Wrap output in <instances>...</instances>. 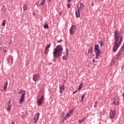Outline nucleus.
Masks as SVG:
<instances>
[{"label": "nucleus", "instance_id": "1", "mask_svg": "<svg viewBox=\"0 0 124 124\" xmlns=\"http://www.w3.org/2000/svg\"><path fill=\"white\" fill-rule=\"evenodd\" d=\"M114 33V39L115 41L113 47H120V46L122 45V42H123V36H121L120 39L118 41L119 38H120V36H119L118 35V31H116Z\"/></svg>", "mask_w": 124, "mask_h": 124}, {"label": "nucleus", "instance_id": "2", "mask_svg": "<svg viewBox=\"0 0 124 124\" xmlns=\"http://www.w3.org/2000/svg\"><path fill=\"white\" fill-rule=\"evenodd\" d=\"M63 48L62 47H56L53 50V55L54 58H56L58 59L59 57L62 56V51Z\"/></svg>", "mask_w": 124, "mask_h": 124}, {"label": "nucleus", "instance_id": "3", "mask_svg": "<svg viewBox=\"0 0 124 124\" xmlns=\"http://www.w3.org/2000/svg\"><path fill=\"white\" fill-rule=\"evenodd\" d=\"M109 115L110 120H114L115 119V116H116V110H110Z\"/></svg>", "mask_w": 124, "mask_h": 124}, {"label": "nucleus", "instance_id": "4", "mask_svg": "<svg viewBox=\"0 0 124 124\" xmlns=\"http://www.w3.org/2000/svg\"><path fill=\"white\" fill-rule=\"evenodd\" d=\"M94 52L95 53V59H97L98 58V55L101 53V51L99 50V47H94Z\"/></svg>", "mask_w": 124, "mask_h": 124}, {"label": "nucleus", "instance_id": "5", "mask_svg": "<svg viewBox=\"0 0 124 124\" xmlns=\"http://www.w3.org/2000/svg\"><path fill=\"white\" fill-rule=\"evenodd\" d=\"M76 31V26L75 25H73L70 29V34L71 35H73Z\"/></svg>", "mask_w": 124, "mask_h": 124}, {"label": "nucleus", "instance_id": "6", "mask_svg": "<svg viewBox=\"0 0 124 124\" xmlns=\"http://www.w3.org/2000/svg\"><path fill=\"white\" fill-rule=\"evenodd\" d=\"M39 78H40V75L38 73L35 74L33 75V81H34V82H37V81H38V80H39Z\"/></svg>", "mask_w": 124, "mask_h": 124}, {"label": "nucleus", "instance_id": "7", "mask_svg": "<svg viewBox=\"0 0 124 124\" xmlns=\"http://www.w3.org/2000/svg\"><path fill=\"white\" fill-rule=\"evenodd\" d=\"M39 116H40V113H39V112H37L34 115V117L33 118L34 124H35L38 122V120L39 119Z\"/></svg>", "mask_w": 124, "mask_h": 124}, {"label": "nucleus", "instance_id": "8", "mask_svg": "<svg viewBox=\"0 0 124 124\" xmlns=\"http://www.w3.org/2000/svg\"><path fill=\"white\" fill-rule=\"evenodd\" d=\"M44 100V95H42L41 98L37 101V104L38 106H40L43 103Z\"/></svg>", "mask_w": 124, "mask_h": 124}, {"label": "nucleus", "instance_id": "9", "mask_svg": "<svg viewBox=\"0 0 124 124\" xmlns=\"http://www.w3.org/2000/svg\"><path fill=\"white\" fill-rule=\"evenodd\" d=\"M25 95H26V93L25 92H24L22 94H21V96L20 98L19 99V103L20 104H22V103L23 102L24 100H25Z\"/></svg>", "mask_w": 124, "mask_h": 124}, {"label": "nucleus", "instance_id": "10", "mask_svg": "<svg viewBox=\"0 0 124 124\" xmlns=\"http://www.w3.org/2000/svg\"><path fill=\"white\" fill-rule=\"evenodd\" d=\"M75 108H73L71 110L69 111V112L68 113H67L66 115V117H64V120H66V117L68 118L70 116H71V114H72V113H73V112L74 111V109Z\"/></svg>", "mask_w": 124, "mask_h": 124}, {"label": "nucleus", "instance_id": "11", "mask_svg": "<svg viewBox=\"0 0 124 124\" xmlns=\"http://www.w3.org/2000/svg\"><path fill=\"white\" fill-rule=\"evenodd\" d=\"M7 109L8 111H10L11 110V108H12V104H11V101H9L7 103Z\"/></svg>", "mask_w": 124, "mask_h": 124}, {"label": "nucleus", "instance_id": "12", "mask_svg": "<svg viewBox=\"0 0 124 124\" xmlns=\"http://www.w3.org/2000/svg\"><path fill=\"white\" fill-rule=\"evenodd\" d=\"M84 4L83 3L81 2L80 3L79 5L78 6V10H83L84 9Z\"/></svg>", "mask_w": 124, "mask_h": 124}, {"label": "nucleus", "instance_id": "13", "mask_svg": "<svg viewBox=\"0 0 124 124\" xmlns=\"http://www.w3.org/2000/svg\"><path fill=\"white\" fill-rule=\"evenodd\" d=\"M122 50H120L118 52V53L116 54V59L117 60H118V59H120L121 55H122Z\"/></svg>", "mask_w": 124, "mask_h": 124}, {"label": "nucleus", "instance_id": "14", "mask_svg": "<svg viewBox=\"0 0 124 124\" xmlns=\"http://www.w3.org/2000/svg\"><path fill=\"white\" fill-rule=\"evenodd\" d=\"M113 104H114L116 106H118L119 104H120V102L119 101V99H116V100H114Z\"/></svg>", "mask_w": 124, "mask_h": 124}, {"label": "nucleus", "instance_id": "15", "mask_svg": "<svg viewBox=\"0 0 124 124\" xmlns=\"http://www.w3.org/2000/svg\"><path fill=\"white\" fill-rule=\"evenodd\" d=\"M43 5L44 4L41 0H40L37 3H36L37 6H42V5Z\"/></svg>", "mask_w": 124, "mask_h": 124}, {"label": "nucleus", "instance_id": "16", "mask_svg": "<svg viewBox=\"0 0 124 124\" xmlns=\"http://www.w3.org/2000/svg\"><path fill=\"white\" fill-rule=\"evenodd\" d=\"M7 86H8V81H6L5 84H4V87H3V91L6 90V89H7Z\"/></svg>", "mask_w": 124, "mask_h": 124}, {"label": "nucleus", "instance_id": "17", "mask_svg": "<svg viewBox=\"0 0 124 124\" xmlns=\"http://www.w3.org/2000/svg\"><path fill=\"white\" fill-rule=\"evenodd\" d=\"M76 17H80V10H78L76 11Z\"/></svg>", "mask_w": 124, "mask_h": 124}, {"label": "nucleus", "instance_id": "18", "mask_svg": "<svg viewBox=\"0 0 124 124\" xmlns=\"http://www.w3.org/2000/svg\"><path fill=\"white\" fill-rule=\"evenodd\" d=\"M49 48H50V47H46L45 51V54H46V55H47V54H48V53H49Z\"/></svg>", "mask_w": 124, "mask_h": 124}, {"label": "nucleus", "instance_id": "19", "mask_svg": "<svg viewBox=\"0 0 124 124\" xmlns=\"http://www.w3.org/2000/svg\"><path fill=\"white\" fill-rule=\"evenodd\" d=\"M104 40H101L100 42H99V44H100L101 46H103L104 43L103 42Z\"/></svg>", "mask_w": 124, "mask_h": 124}, {"label": "nucleus", "instance_id": "20", "mask_svg": "<svg viewBox=\"0 0 124 124\" xmlns=\"http://www.w3.org/2000/svg\"><path fill=\"white\" fill-rule=\"evenodd\" d=\"M65 53H66L65 57H68V56H69V53L68 49L66 48Z\"/></svg>", "mask_w": 124, "mask_h": 124}, {"label": "nucleus", "instance_id": "21", "mask_svg": "<svg viewBox=\"0 0 124 124\" xmlns=\"http://www.w3.org/2000/svg\"><path fill=\"white\" fill-rule=\"evenodd\" d=\"M63 91H64V88L60 87V93H63Z\"/></svg>", "mask_w": 124, "mask_h": 124}, {"label": "nucleus", "instance_id": "22", "mask_svg": "<svg viewBox=\"0 0 124 124\" xmlns=\"http://www.w3.org/2000/svg\"><path fill=\"white\" fill-rule=\"evenodd\" d=\"M93 53V47H90L88 49V54H92Z\"/></svg>", "mask_w": 124, "mask_h": 124}, {"label": "nucleus", "instance_id": "23", "mask_svg": "<svg viewBox=\"0 0 124 124\" xmlns=\"http://www.w3.org/2000/svg\"><path fill=\"white\" fill-rule=\"evenodd\" d=\"M82 87H83V83H80L78 88V91H80V90L82 89Z\"/></svg>", "mask_w": 124, "mask_h": 124}, {"label": "nucleus", "instance_id": "24", "mask_svg": "<svg viewBox=\"0 0 124 124\" xmlns=\"http://www.w3.org/2000/svg\"><path fill=\"white\" fill-rule=\"evenodd\" d=\"M44 29H49V26L47 23H45L44 25Z\"/></svg>", "mask_w": 124, "mask_h": 124}, {"label": "nucleus", "instance_id": "25", "mask_svg": "<svg viewBox=\"0 0 124 124\" xmlns=\"http://www.w3.org/2000/svg\"><path fill=\"white\" fill-rule=\"evenodd\" d=\"M67 58H68V56H65V55L62 57V60L63 61H67Z\"/></svg>", "mask_w": 124, "mask_h": 124}, {"label": "nucleus", "instance_id": "26", "mask_svg": "<svg viewBox=\"0 0 124 124\" xmlns=\"http://www.w3.org/2000/svg\"><path fill=\"white\" fill-rule=\"evenodd\" d=\"M85 119H86V117H84L82 120L81 119H79L78 120V123H80V124L83 123V122L85 121Z\"/></svg>", "mask_w": 124, "mask_h": 124}, {"label": "nucleus", "instance_id": "27", "mask_svg": "<svg viewBox=\"0 0 124 124\" xmlns=\"http://www.w3.org/2000/svg\"><path fill=\"white\" fill-rule=\"evenodd\" d=\"M118 48H119V47H113V52H116V51H117V50H118Z\"/></svg>", "mask_w": 124, "mask_h": 124}, {"label": "nucleus", "instance_id": "28", "mask_svg": "<svg viewBox=\"0 0 124 124\" xmlns=\"http://www.w3.org/2000/svg\"><path fill=\"white\" fill-rule=\"evenodd\" d=\"M114 62H115V61L114 60H111L110 65V66L113 65V64H114Z\"/></svg>", "mask_w": 124, "mask_h": 124}, {"label": "nucleus", "instance_id": "29", "mask_svg": "<svg viewBox=\"0 0 124 124\" xmlns=\"http://www.w3.org/2000/svg\"><path fill=\"white\" fill-rule=\"evenodd\" d=\"M27 9H28V7L27 6V5H24L23 6V10L26 11V10H27Z\"/></svg>", "mask_w": 124, "mask_h": 124}, {"label": "nucleus", "instance_id": "30", "mask_svg": "<svg viewBox=\"0 0 124 124\" xmlns=\"http://www.w3.org/2000/svg\"><path fill=\"white\" fill-rule=\"evenodd\" d=\"M6 23V20H4L3 21H2V25L4 26H5V23Z\"/></svg>", "mask_w": 124, "mask_h": 124}, {"label": "nucleus", "instance_id": "31", "mask_svg": "<svg viewBox=\"0 0 124 124\" xmlns=\"http://www.w3.org/2000/svg\"><path fill=\"white\" fill-rule=\"evenodd\" d=\"M85 95H86V94H83L81 96V99H84V97H85Z\"/></svg>", "mask_w": 124, "mask_h": 124}, {"label": "nucleus", "instance_id": "32", "mask_svg": "<svg viewBox=\"0 0 124 124\" xmlns=\"http://www.w3.org/2000/svg\"><path fill=\"white\" fill-rule=\"evenodd\" d=\"M41 1H42V2L44 4L46 1V0H41Z\"/></svg>", "mask_w": 124, "mask_h": 124}, {"label": "nucleus", "instance_id": "33", "mask_svg": "<svg viewBox=\"0 0 124 124\" xmlns=\"http://www.w3.org/2000/svg\"><path fill=\"white\" fill-rule=\"evenodd\" d=\"M78 93V91L76 90L75 91H74V92L73 93V94H75V93Z\"/></svg>", "mask_w": 124, "mask_h": 124}, {"label": "nucleus", "instance_id": "34", "mask_svg": "<svg viewBox=\"0 0 124 124\" xmlns=\"http://www.w3.org/2000/svg\"><path fill=\"white\" fill-rule=\"evenodd\" d=\"M70 6H71L70 4H68L67 5V7L68 8H70Z\"/></svg>", "mask_w": 124, "mask_h": 124}, {"label": "nucleus", "instance_id": "35", "mask_svg": "<svg viewBox=\"0 0 124 124\" xmlns=\"http://www.w3.org/2000/svg\"><path fill=\"white\" fill-rule=\"evenodd\" d=\"M62 14V11H61L59 12V16H61Z\"/></svg>", "mask_w": 124, "mask_h": 124}, {"label": "nucleus", "instance_id": "36", "mask_svg": "<svg viewBox=\"0 0 124 124\" xmlns=\"http://www.w3.org/2000/svg\"><path fill=\"white\" fill-rule=\"evenodd\" d=\"M60 88H64V84H63L60 87Z\"/></svg>", "mask_w": 124, "mask_h": 124}, {"label": "nucleus", "instance_id": "37", "mask_svg": "<svg viewBox=\"0 0 124 124\" xmlns=\"http://www.w3.org/2000/svg\"><path fill=\"white\" fill-rule=\"evenodd\" d=\"M24 91L22 90H20V91L19 93V94H20V93H23Z\"/></svg>", "mask_w": 124, "mask_h": 124}, {"label": "nucleus", "instance_id": "38", "mask_svg": "<svg viewBox=\"0 0 124 124\" xmlns=\"http://www.w3.org/2000/svg\"><path fill=\"white\" fill-rule=\"evenodd\" d=\"M51 46V44H49L47 45L46 47H50Z\"/></svg>", "mask_w": 124, "mask_h": 124}, {"label": "nucleus", "instance_id": "39", "mask_svg": "<svg viewBox=\"0 0 124 124\" xmlns=\"http://www.w3.org/2000/svg\"><path fill=\"white\" fill-rule=\"evenodd\" d=\"M95 62V59H94V58H93V62L94 63Z\"/></svg>", "mask_w": 124, "mask_h": 124}, {"label": "nucleus", "instance_id": "40", "mask_svg": "<svg viewBox=\"0 0 124 124\" xmlns=\"http://www.w3.org/2000/svg\"><path fill=\"white\" fill-rule=\"evenodd\" d=\"M95 47H99V46L98 45H95Z\"/></svg>", "mask_w": 124, "mask_h": 124}, {"label": "nucleus", "instance_id": "41", "mask_svg": "<svg viewBox=\"0 0 124 124\" xmlns=\"http://www.w3.org/2000/svg\"><path fill=\"white\" fill-rule=\"evenodd\" d=\"M62 40H60V41H58V43H60V42H62Z\"/></svg>", "mask_w": 124, "mask_h": 124}, {"label": "nucleus", "instance_id": "42", "mask_svg": "<svg viewBox=\"0 0 124 124\" xmlns=\"http://www.w3.org/2000/svg\"><path fill=\"white\" fill-rule=\"evenodd\" d=\"M80 101H81V102H83V101H84V99H81V100H80Z\"/></svg>", "mask_w": 124, "mask_h": 124}, {"label": "nucleus", "instance_id": "43", "mask_svg": "<svg viewBox=\"0 0 124 124\" xmlns=\"http://www.w3.org/2000/svg\"><path fill=\"white\" fill-rule=\"evenodd\" d=\"M57 47H62V46H61V45H58V46H57Z\"/></svg>", "mask_w": 124, "mask_h": 124}, {"label": "nucleus", "instance_id": "44", "mask_svg": "<svg viewBox=\"0 0 124 124\" xmlns=\"http://www.w3.org/2000/svg\"><path fill=\"white\" fill-rule=\"evenodd\" d=\"M68 2H70L71 1V0H67Z\"/></svg>", "mask_w": 124, "mask_h": 124}, {"label": "nucleus", "instance_id": "45", "mask_svg": "<svg viewBox=\"0 0 124 124\" xmlns=\"http://www.w3.org/2000/svg\"><path fill=\"white\" fill-rule=\"evenodd\" d=\"M93 5H94V4H93V2L91 6H93Z\"/></svg>", "mask_w": 124, "mask_h": 124}, {"label": "nucleus", "instance_id": "46", "mask_svg": "<svg viewBox=\"0 0 124 124\" xmlns=\"http://www.w3.org/2000/svg\"><path fill=\"white\" fill-rule=\"evenodd\" d=\"M98 102L97 101L95 102V104H97Z\"/></svg>", "mask_w": 124, "mask_h": 124}, {"label": "nucleus", "instance_id": "47", "mask_svg": "<svg viewBox=\"0 0 124 124\" xmlns=\"http://www.w3.org/2000/svg\"><path fill=\"white\" fill-rule=\"evenodd\" d=\"M11 124H15V122H13L11 123Z\"/></svg>", "mask_w": 124, "mask_h": 124}, {"label": "nucleus", "instance_id": "48", "mask_svg": "<svg viewBox=\"0 0 124 124\" xmlns=\"http://www.w3.org/2000/svg\"><path fill=\"white\" fill-rule=\"evenodd\" d=\"M94 108L96 107V105H94Z\"/></svg>", "mask_w": 124, "mask_h": 124}, {"label": "nucleus", "instance_id": "49", "mask_svg": "<svg viewBox=\"0 0 124 124\" xmlns=\"http://www.w3.org/2000/svg\"><path fill=\"white\" fill-rule=\"evenodd\" d=\"M48 1H49V2H50V1H51V0H47Z\"/></svg>", "mask_w": 124, "mask_h": 124}, {"label": "nucleus", "instance_id": "50", "mask_svg": "<svg viewBox=\"0 0 124 124\" xmlns=\"http://www.w3.org/2000/svg\"><path fill=\"white\" fill-rule=\"evenodd\" d=\"M4 52H6V50H3Z\"/></svg>", "mask_w": 124, "mask_h": 124}, {"label": "nucleus", "instance_id": "51", "mask_svg": "<svg viewBox=\"0 0 124 124\" xmlns=\"http://www.w3.org/2000/svg\"><path fill=\"white\" fill-rule=\"evenodd\" d=\"M33 15H35V14L34 13H33Z\"/></svg>", "mask_w": 124, "mask_h": 124}, {"label": "nucleus", "instance_id": "52", "mask_svg": "<svg viewBox=\"0 0 124 124\" xmlns=\"http://www.w3.org/2000/svg\"><path fill=\"white\" fill-rule=\"evenodd\" d=\"M124 47H122V48H121V49H124Z\"/></svg>", "mask_w": 124, "mask_h": 124}, {"label": "nucleus", "instance_id": "53", "mask_svg": "<svg viewBox=\"0 0 124 124\" xmlns=\"http://www.w3.org/2000/svg\"><path fill=\"white\" fill-rule=\"evenodd\" d=\"M63 82H65V80H63Z\"/></svg>", "mask_w": 124, "mask_h": 124}]
</instances>
